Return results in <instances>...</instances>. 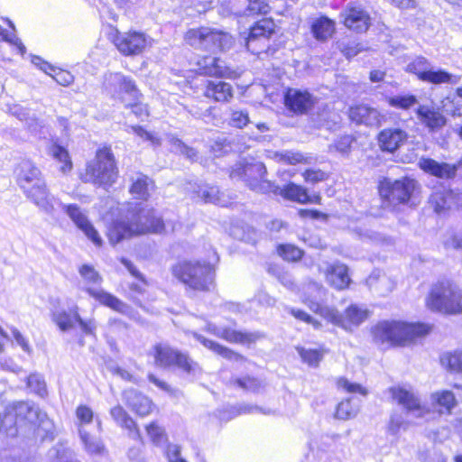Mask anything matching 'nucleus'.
Masks as SVG:
<instances>
[{
    "label": "nucleus",
    "instance_id": "nucleus-1",
    "mask_svg": "<svg viewBox=\"0 0 462 462\" xmlns=\"http://www.w3.org/2000/svg\"><path fill=\"white\" fill-rule=\"evenodd\" d=\"M164 228L162 219L148 207L136 205L129 221L116 219L107 229L110 244L116 245L124 239L145 233H161Z\"/></svg>",
    "mask_w": 462,
    "mask_h": 462
},
{
    "label": "nucleus",
    "instance_id": "nucleus-2",
    "mask_svg": "<svg viewBox=\"0 0 462 462\" xmlns=\"http://www.w3.org/2000/svg\"><path fill=\"white\" fill-rule=\"evenodd\" d=\"M42 426L48 430L51 422L47 415L32 403L17 402L7 405L0 413V432L7 437H14L18 427L25 424Z\"/></svg>",
    "mask_w": 462,
    "mask_h": 462
},
{
    "label": "nucleus",
    "instance_id": "nucleus-3",
    "mask_svg": "<svg viewBox=\"0 0 462 462\" xmlns=\"http://www.w3.org/2000/svg\"><path fill=\"white\" fill-rule=\"evenodd\" d=\"M430 327L423 323L382 321L373 328L374 339L381 345H400L428 334Z\"/></svg>",
    "mask_w": 462,
    "mask_h": 462
},
{
    "label": "nucleus",
    "instance_id": "nucleus-4",
    "mask_svg": "<svg viewBox=\"0 0 462 462\" xmlns=\"http://www.w3.org/2000/svg\"><path fill=\"white\" fill-rule=\"evenodd\" d=\"M265 165L253 157L241 158L230 171L231 179L242 180L250 189L259 193H276L278 187L265 179Z\"/></svg>",
    "mask_w": 462,
    "mask_h": 462
},
{
    "label": "nucleus",
    "instance_id": "nucleus-5",
    "mask_svg": "<svg viewBox=\"0 0 462 462\" xmlns=\"http://www.w3.org/2000/svg\"><path fill=\"white\" fill-rule=\"evenodd\" d=\"M211 262L181 261L172 267V274L188 287L198 291H209L214 282Z\"/></svg>",
    "mask_w": 462,
    "mask_h": 462
},
{
    "label": "nucleus",
    "instance_id": "nucleus-6",
    "mask_svg": "<svg viewBox=\"0 0 462 462\" xmlns=\"http://www.w3.org/2000/svg\"><path fill=\"white\" fill-rule=\"evenodd\" d=\"M427 306L447 314L462 312V290L450 281H440L432 285L426 300Z\"/></svg>",
    "mask_w": 462,
    "mask_h": 462
},
{
    "label": "nucleus",
    "instance_id": "nucleus-7",
    "mask_svg": "<svg viewBox=\"0 0 462 462\" xmlns=\"http://www.w3.org/2000/svg\"><path fill=\"white\" fill-rule=\"evenodd\" d=\"M184 40L188 45L196 50L211 52L229 50L234 44V39L230 33L208 26L189 29L185 33Z\"/></svg>",
    "mask_w": 462,
    "mask_h": 462
},
{
    "label": "nucleus",
    "instance_id": "nucleus-8",
    "mask_svg": "<svg viewBox=\"0 0 462 462\" xmlns=\"http://www.w3.org/2000/svg\"><path fill=\"white\" fill-rule=\"evenodd\" d=\"M117 175L114 155L109 148L104 147L97 150L95 159L87 164L84 180L109 187L116 182Z\"/></svg>",
    "mask_w": 462,
    "mask_h": 462
},
{
    "label": "nucleus",
    "instance_id": "nucleus-9",
    "mask_svg": "<svg viewBox=\"0 0 462 462\" xmlns=\"http://www.w3.org/2000/svg\"><path fill=\"white\" fill-rule=\"evenodd\" d=\"M151 355L156 366L164 369H178L187 374H196L200 371L199 365L187 354L167 344L158 343L153 346Z\"/></svg>",
    "mask_w": 462,
    "mask_h": 462
},
{
    "label": "nucleus",
    "instance_id": "nucleus-10",
    "mask_svg": "<svg viewBox=\"0 0 462 462\" xmlns=\"http://www.w3.org/2000/svg\"><path fill=\"white\" fill-rule=\"evenodd\" d=\"M79 272L85 282L89 285L86 288L87 292L95 300L99 301L100 304L122 314L128 315L131 312L130 306H128L117 297L105 291L102 289L91 287V285H100L102 282V277L94 269L93 266L89 264H83L79 268Z\"/></svg>",
    "mask_w": 462,
    "mask_h": 462
},
{
    "label": "nucleus",
    "instance_id": "nucleus-11",
    "mask_svg": "<svg viewBox=\"0 0 462 462\" xmlns=\"http://www.w3.org/2000/svg\"><path fill=\"white\" fill-rule=\"evenodd\" d=\"M381 198L391 204H406L419 191V182L410 177L399 180L383 178L379 182Z\"/></svg>",
    "mask_w": 462,
    "mask_h": 462
},
{
    "label": "nucleus",
    "instance_id": "nucleus-12",
    "mask_svg": "<svg viewBox=\"0 0 462 462\" xmlns=\"http://www.w3.org/2000/svg\"><path fill=\"white\" fill-rule=\"evenodd\" d=\"M51 320L60 331L65 332L74 328L78 323L82 332L86 335H93L96 330V322L93 319H83L79 313V307L76 304L68 306L67 309L60 304L57 300L51 303Z\"/></svg>",
    "mask_w": 462,
    "mask_h": 462
},
{
    "label": "nucleus",
    "instance_id": "nucleus-13",
    "mask_svg": "<svg viewBox=\"0 0 462 462\" xmlns=\"http://www.w3.org/2000/svg\"><path fill=\"white\" fill-rule=\"evenodd\" d=\"M327 290L319 283L310 282L302 288L301 300L309 309L328 322H339L337 310L325 304Z\"/></svg>",
    "mask_w": 462,
    "mask_h": 462
},
{
    "label": "nucleus",
    "instance_id": "nucleus-14",
    "mask_svg": "<svg viewBox=\"0 0 462 462\" xmlns=\"http://www.w3.org/2000/svg\"><path fill=\"white\" fill-rule=\"evenodd\" d=\"M104 87L113 98L123 103H126L128 100H136L140 96L134 81L120 72L106 74Z\"/></svg>",
    "mask_w": 462,
    "mask_h": 462
},
{
    "label": "nucleus",
    "instance_id": "nucleus-15",
    "mask_svg": "<svg viewBox=\"0 0 462 462\" xmlns=\"http://www.w3.org/2000/svg\"><path fill=\"white\" fill-rule=\"evenodd\" d=\"M152 40L139 32H118L113 38L116 49L125 56H134L142 53L152 44Z\"/></svg>",
    "mask_w": 462,
    "mask_h": 462
},
{
    "label": "nucleus",
    "instance_id": "nucleus-16",
    "mask_svg": "<svg viewBox=\"0 0 462 462\" xmlns=\"http://www.w3.org/2000/svg\"><path fill=\"white\" fill-rule=\"evenodd\" d=\"M275 32V24L271 19H262L250 28L246 38V48L254 54H259L269 46V39Z\"/></svg>",
    "mask_w": 462,
    "mask_h": 462
},
{
    "label": "nucleus",
    "instance_id": "nucleus-17",
    "mask_svg": "<svg viewBox=\"0 0 462 462\" xmlns=\"http://www.w3.org/2000/svg\"><path fill=\"white\" fill-rule=\"evenodd\" d=\"M75 224V226L81 230L84 235L96 245L101 246L103 240L98 234L97 230L89 221L86 212L82 210L77 204H63L60 203V207Z\"/></svg>",
    "mask_w": 462,
    "mask_h": 462
},
{
    "label": "nucleus",
    "instance_id": "nucleus-18",
    "mask_svg": "<svg viewBox=\"0 0 462 462\" xmlns=\"http://www.w3.org/2000/svg\"><path fill=\"white\" fill-rule=\"evenodd\" d=\"M23 192L29 200L41 211L48 215H53L61 203L59 199L50 192L45 180L38 181Z\"/></svg>",
    "mask_w": 462,
    "mask_h": 462
},
{
    "label": "nucleus",
    "instance_id": "nucleus-19",
    "mask_svg": "<svg viewBox=\"0 0 462 462\" xmlns=\"http://www.w3.org/2000/svg\"><path fill=\"white\" fill-rule=\"evenodd\" d=\"M390 392L393 399L403 407L408 415L422 418L428 413V410L413 392L402 387H393Z\"/></svg>",
    "mask_w": 462,
    "mask_h": 462
},
{
    "label": "nucleus",
    "instance_id": "nucleus-20",
    "mask_svg": "<svg viewBox=\"0 0 462 462\" xmlns=\"http://www.w3.org/2000/svg\"><path fill=\"white\" fill-rule=\"evenodd\" d=\"M316 103V98L306 89L288 88L284 95L285 106L295 114H305Z\"/></svg>",
    "mask_w": 462,
    "mask_h": 462
},
{
    "label": "nucleus",
    "instance_id": "nucleus-21",
    "mask_svg": "<svg viewBox=\"0 0 462 462\" xmlns=\"http://www.w3.org/2000/svg\"><path fill=\"white\" fill-rule=\"evenodd\" d=\"M195 70L204 76L235 79L236 74L225 62L213 56H204L196 62Z\"/></svg>",
    "mask_w": 462,
    "mask_h": 462
},
{
    "label": "nucleus",
    "instance_id": "nucleus-22",
    "mask_svg": "<svg viewBox=\"0 0 462 462\" xmlns=\"http://www.w3.org/2000/svg\"><path fill=\"white\" fill-rule=\"evenodd\" d=\"M342 17L344 24L356 32H366L370 26V16L360 5H349L342 14Z\"/></svg>",
    "mask_w": 462,
    "mask_h": 462
},
{
    "label": "nucleus",
    "instance_id": "nucleus-23",
    "mask_svg": "<svg viewBox=\"0 0 462 462\" xmlns=\"http://www.w3.org/2000/svg\"><path fill=\"white\" fill-rule=\"evenodd\" d=\"M407 133L400 128H386L378 134L380 148L388 152H394L407 140Z\"/></svg>",
    "mask_w": 462,
    "mask_h": 462
},
{
    "label": "nucleus",
    "instance_id": "nucleus-24",
    "mask_svg": "<svg viewBox=\"0 0 462 462\" xmlns=\"http://www.w3.org/2000/svg\"><path fill=\"white\" fill-rule=\"evenodd\" d=\"M337 316L340 319L339 322L331 323L336 326L342 327L345 329H350L352 326L357 327L363 323L368 318L369 310L364 306L351 304L345 310L344 314H340L337 311Z\"/></svg>",
    "mask_w": 462,
    "mask_h": 462
},
{
    "label": "nucleus",
    "instance_id": "nucleus-25",
    "mask_svg": "<svg viewBox=\"0 0 462 462\" xmlns=\"http://www.w3.org/2000/svg\"><path fill=\"white\" fill-rule=\"evenodd\" d=\"M430 204L438 214L444 213L453 205L462 208V193L455 194L453 191L438 190L431 194Z\"/></svg>",
    "mask_w": 462,
    "mask_h": 462
},
{
    "label": "nucleus",
    "instance_id": "nucleus-26",
    "mask_svg": "<svg viewBox=\"0 0 462 462\" xmlns=\"http://www.w3.org/2000/svg\"><path fill=\"white\" fill-rule=\"evenodd\" d=\"M123 396L126 405L140 416H146L152 411V401L135 389L125 390Z\"/></svg>",
    "mask_w": 462,
    "mask_h": 462
},
{
    "label": "nucleus",
    "instance_id": "nucleus-27",
    "mask_svg": "<svg viewBox=\"0 0 462 462\" xmlns=\"http://www.w3.org/2000/svg\"><path fill=\"white\" fill-rule=\"evenodd\" d=\"M76 425L79 434L96 430H102V423L98 417H95L92 409L87 405H79L76 409Z\"/></svg>",
    "mask_w": 462,
    "mask_h": 462
},
{
    "label": "nucleus",
    "instance_id": "nucleus-28",
    "mask_svg": "<svg viewBox=\"0 0 462 462\" xmlns=\"http://www.w3.org/2000/svg\"><path fill=\"white\" fill-rule=\"evenodd\" d=\"M419 167L430 175L440 179H449L456 175L457 166L447 162H438L430 158H420Z\"/></svg>",
    "mask_w": 462,
    "mask_h": 462
},
{
    "label": "nucleus",
    "instance_id": "nucleus-29",
    "mask_svg": "<svg viewBox=\"0 0 462 462\" xmlns=\"http://www.w3.org/2000/svg\"><path fill=\"white\" fill-rule=\"evenodd\" d=\"M417 116L430 131H437L446 125L445 116L433 106L420 105L417 108Z\"/></svg>",
    "mask_w": 462,
    "mask_h": 462
},
{
    "label": "nucleus",
    "instance_id": "nucleus-30",
    "mask_svg": "<svg viewBox=\"0 0 462 462\" xmlns=\"http://www.w3.org/2000/svg\"><path fill=\"white\" fill-rule=\"evenodd\" d=\"M349 118L356 124L370 126L377 125L380 123L379 112L366 105H357L350 107Z\"/></svg>",
    "mask_w": 462,
    "mask_h": 462
},
{
    "label": "nucleus",
    "instance_id": "nucleus-31",
    "mask_svg": "<svg viewBox=\"0 0 462 462\" xmlns=\"http://www.w3.org/2000/svg\"><path fill=\"white\" fill-rule=\"evenodd\" d=\"M43 180L41 171L32 162L24 161L20 164L18 184L23 191Z\"/></svg>",
    "mask_w": 462,
    "mask_h": 462
},
{
    "label": "nucleus",
    "instance_id": "nucleus-32",
    "mask_svg": "<svg viewBox=\"0 0 462 462\" xmlns=\"http://www.w3.org/2000/svg\"><path fill=\"white\" fill-rule=\"evenodd\" d=\"M204 96L216 102H228L233 97V88L229 83L224 81L208 80Z\"/></svg>",
    "mask_w": 462,
    "mask_h": 462
},
{
    "label": "nucleus",
    "instance_id": "nucleus-33",
    "mask_svg": "<svg viewBox=\"0 0 462 462\" xmlns=\"http://www.w3.org/2000/svg\"><path fill=\"white\" fill-rule=\"evenodd\" d=\"M110 415L118 426L128 430V434L132 439H139L141 438L140 431L135 421L128 415L122 406L117 405L111 408Z\"/></svg>",
    "mask_w": 462,
    "mask_h": 462
},
{
    "label": "nucleus",
    "instance_id": "nucleus-34",
    "mask_svg": "<svg viewBox=\"0 0 462 462\" xmlns=\"http://www.w3.org/2000/svg\"><path fill=\"white\" fill-rule=\"evenodd\" d=\"M326 280L328 283L337 290L346 289L350 282L347 267L342 263L330 265L326 273Z\"/></svg>",
    "mask_w": 462,
    "mask_h": 462
},
{
    "label": "nucleus",
    "instance_id": "nucleus-35",
    "mask_svg": "<svg viewBox=\"0 0 462 462\" xmlns=\"http://www.w3.org/2000/svg\"><path fill=\"white\" fill-rule=\"evenodd\" d=\"M280 194L286 199L301 204L319 203L320 197L310 196L305 189L294 183H289L280 190Z\"/></svg>",
    "mask_w": 462,
    "mask_h": 462
},
{
    "label": "nucleus",
    "instance_id": "nucleus-36",
    "mask_svg": "<svg viewBox=\"0 0 462 462\" xmlns=\"http://www.w3.org/2000/svg\"><path fill=\"white\" fill-rule=\"evenodd\" d=\"M130 180L132 182L129 189L130 193L135 199L146 200L153 185L152 180L141 172H135L130 177Z\"/></svg>",
    "mask_w": 462,
    "mask_h": 462
},
{
    "label": "nucleus",
    "instance_id": "nucleus-37",
    "mask_svg": "<svg viewBox=\"0 0 462 462\" xmlns=\"http://www.w3.org/2000/svg\"><path fill=\"white\" fill-rule=\"evenodd\" d=\"M424 78L425 79L423 82H428L435 85H457L461 80L460 75L452 74L442 69H435L433 67H431L428 75L425 76Z\"/></svg>",
    "mask_w": 462,
    "mask_h": 462
},
{
    "label": "nucleus",
    "instance_id": "nucleus-38",
    "mask_svg": "<svg viewBox=\"0 0 462 462\" xmlns=\"http://www.w3.org/2000/svg\"><path fill=\"white\" fill-rule=\"evenodd\" d=\"M311 32L318 41H327L335 32V23L328 17H319L312 23Z\"/></svg>",
    "mask_w": 462,
    "mask_h": 462
},
{
    "label": "nucleus",
    "instance_id": "nucleus-39",
    "mask_svg": "<svg viewBox=\"0 0 462 462\" xmlns=\"http://www.w3.org/2000/svg\"><path fill=\"white\" fill-rule=\"evenodd\" d=\"M84 449L89 455L103 456L106 448L99 437L91 434L90 431L79 434Z\"/></svg>",
    "mask_w": 462,
    "mask_h": 462
},
{
    "label": "nucleus",
    "instance_id": "nucleus-40",
    "mask_svg": "<svg viewBox=\"0 0 462 462\" xmlns=\"http://www.w3.org/2000/svg\"><path fill=\"white\" fill-rule=\"evenodd\" d=\"M193 337L206 348L213 351L214 353L223 356L224 358L229 360H238L241 358L239 355L232 351L231 349L221 346L220 344L212 341L210 339L206 338L205 337L199 335L197 332L192 333Z\"/></svg>",
    "mask_w": 462,
    "mask_h": 462
},
{
    "label": "nucleus",
    "instance_id": "nucleus-41",
    "mask_svg": "<svg viewBox=\"0 0 462 462\" xmlns=\"http://www.w3.org/2000/svg\"><path fill=\"white\" fill-rule=\"evenodd\" d=\"M267 157L286 164L295 165L298 163H308L309 158L303 153L294 151H267Z\"/></svg>",
    "mask_w": 462,
    "mask_h": 462
},
{
    "label": "nucleus",
    "instance_id": "nucleus-42",
    "mask_svg": "<svg viewBox=\"0 0 462 462\" xmlns=\"http://www.w3.org/2000/svg\"><path fill=\"white\" fill-rule=\"evenodd\" d=\"M255 333H243L229 328H223L220 338L230 343H250L257 339Z\"/></svg>",
    "mask_w": 462,
    "mask_h": 462
},
{
    "label": "nucleus",
    "instance_id": "nucleus-43",
    "mask_svg": "<svg viewBox=\"0 0 462 462\" xmlns=\"http://www.w3.org/2000/svg\"><path fill=\"white\" fill-rule=\"evenodd\" d=\"M167 142L172 152L182 154L190 161L197 160V151L185 144L180 139L173 135H168Z\"/></svg>",
    "mask_w": 462,
    "mask_h": 462
},
{
    "label": "nucleus",
    "instance_id": "nucleus-44",
    "mask_svg": "<svg viewBox=\"0 0 462 462\" xmlns=\"http://www.w3.org/2000/svg\"><path fill=\"white\" fill-rule=\"evenodd\" d=\"M431 67L430 62L426 58L420 56L407 65L406 70L415 74L420 80L424 81V77L428 75Z\"/></svg>",
    "mask_w": 462,
    "mask_h": 462
},
{
    "label": "nucleus",
    "instance_id": "nucleus-45",
    "mask_svg": "<svg viewBox=\"0 0 462 462\" xmlns=\"http://www.w3.org/2000/svg\"><path fill=\"white\" fill-rule=\"evenodd\" d=\"M386 100L392 107L402 110H408L418 103L417 97L412 94L388 97Z\"/></svg>",
    "mask_w": 462,
    "mask_h": 462
},
{
    "label": "nucleus",
    "instance_id": "nucleus-46",
    "mask_svg": "<svg viewBox=\"0 0 462 462\" xmlns=\"http://www.w3.org/2000/svg\"><path fill=\"white\" fill-rule=\"evenodd\" d=\"M48 457L51 462H79L72 459V451L63 443H58L48 452Z\"/></svg>",
    "mask_w": 462,
    "mask_h": 462
},
{
    "label": "nucleus",
    "instance_id": "nucleus-47",
    "mask_svg": "<svg viewBox=\"0 0 462 462\" xmlns=\"http://www.w3.org/2000/svg\"><path fill=\"white\" fill-rule=\"evenodd\" d=\"M198 197L202 199L206 203H213L217 205H220L222 207L226 206L222 203L218 194V188L216 186H210L208 184H204L199 186V189L197 190Z\"/></svg>",
    "mask_w": 462,
    "mask_h": 462
},
{
    "label": "nucleus",
    "instance_id": "nucleus-48",
    "mask_svg": "<svg viewBox=\"0 0 462 462\" xmlns=\"http://www.w3.org/2000/svg\"><path fill=\"white\" fill-rule=\"evenodd\" d=\"M50 152L54 159L59 162L62 163L60 171L63 173H67L72 169V162L69 159L68 151L60 145H51Z\"/></svg>",
    "mask_w": 462,
    "mask_h": 462
},
{
    "label": "nucleus",
    "instance_id": "nucleus-49",
    "mask_svg": "<svg viewBox=\"0 0 462 462\" xmlns=\"http://www.w3.org/2000/svg\"><path fill=\"white\" fill-rule=\"evenodd\" d=\"M431 400L433 403L438 404L441 408L440 412H443L444 411L450 412L451 409L456 404L455 396L449 391L435 393L431 395Z\"/></svg>",
    "mask_w": 462,
    "mask_h": 462
},
{
    "label": "nucleus",
    "instance_id": "nucleus-50",
    "mask_svg": "<svg viewBox=\"0 0 462 462\" xmlns=\"http://www.w3.org/2000/svg\"><path fill=\"white\" fill-rule=\"evenodd\" d=\"M245 3H247V7L244 11H237V14L245 16L265 14L270 9L266 0H245Z\"/></svg>",
    "mask_w": 462,
    "mask_h": 462
},
{
    "label": "nucleus",
    "instance_id": "nucleus-51",
    "mask_svg": "<svg viewBox=\"0 0 462 462\" xmlns=\"http://www.w3.org/2000/svg\"><path fill=\"white\" fill-rule=\"evenodd\" d=\"M27 386L39 396L47 394V386L43 376L38 373L31 374L27 377Z\"/></svg>",
    "mask_w": 462,
    "mask_h": 462
},
{
    "label": "nucleus",
    "instance_id": "nucleus-52",
    "mask_svg": "<svg viewBox=\"0 0 462 462\" xmlns=\"http://www.w3.org/2000/svg\"><path fill=\"white\" fill-rule=\"evenodd\" d=\"M357 413L358 405H353L351 399H346L338 403L336 410V417L340 420H349L356 417Z\"/></svg>",
    "mask_w": 462,
    "mask_h": 462
},
{
    "label": "nucleus",
    "instance_id": "nucleus-53",
    "mask_svg": "<svg viewBox=\"0 0 462 462\" xmlns=\"http://www.w3.org/2000/svg\"><path fill=\"white\" fill-rule=\"evenodd\" d=\"M277 252L286 261H298L302 256V251L293 245H280Z\"/></svg>",
    "mask_w": 462,
    "mask_h": 462
},
{
    "label": "nucleus",
    "instance_id": "nucleus-54",
    "mask_svg": "<svg viewBox=\"0 0 462 462\" xmlns=\"http://www.w3.org/2000/svg\"><path fill=\"white\" fill-rule=\"evenodd\" d=\"M146 431L151 440L156 446L162 445L167 440L164 430L158 426L155 422L150 423L146 427Z\"/></svg>",
    "mask_w": 462,
    "mask_h": 462
},
{
    "label": "nucleus",
    "instance_id": "nucleus-55",
    "mask_svg": "<svg viewBox=\"0 0 462 462\" xmlns=\"http://www.w3.org/2000/svg\"><path fill=\"white\" fill-rule=\"evenodd\" d=\"M229 120V124L236 128H243L250 122L248 112L243 109H233Z\"/></svg>",
    "mask_w": 462,
    "mask_h": 462
},
{
    "label": "nucleus",
    "instance_id": "nucleus-56",
    "mask_svg": "<svg viewBox=\"0 0 462 462\" xmlns=\"http://www.w3.org/2000/svg\"><path fill=\"white\" fill-rule=\"evenodd\" d=\"M297 351L303 362L310 365H317L321 360L322 355L316 349H306L304 347H297Z\"/></svg>",
    "mask_w": 462,
    "mask_h": 462
},
{
    "label": "nucleus",
    "instance_id": "nucleus-57",
    "mask_svg": "<svg viewBox=\"0 0 462 462\" xmlns=\"http://www.w3.org/2000/svg\"><path fill=\"white\" fill-rule=\"evenodd\" d=\"M49 75L60 85L69 86L74 80V76L68 70L52 68Z\"/></svg>",
    "mask_w": 462,
    "mask_h": 462
},
{
    "label": "nucleus",
    "instance_id": "nucleus-58",
    "mask_svg": "<svg viewBox=\"0 0 462 462\" xmlns=\"http://www.w3.org/2000/svg\"><path fill=\"white\" fill-rule=\"evenodd\" d=\"M236 383L240 388L252 393H257L263 387L262 383L254 377L238 378Z\"/></svg>",
    "mask_w": 462,
    "mask_h": 462
},
{
    "label": "nucleus",
    "instance_id": "nucleus-59",
    "mask_svg": "<svg viewBox=\"0 0 462 462\" xmlns=\"http://www.w3.org/2000/svg\"><path fill=\"white\" fill-rule=\"evenodd\" d=\"M337 386L347 393H358L362 395H366L367 391L361 384L351 383L346 378H340L337 381Z\"/></svg>",
    "mask_w": 462,
    "mask_h": 462
},
{
    "label": "nucleus",
    "instance_id": "nucleus-60",
    "mask_svg": "<svg viewBox=\"0 0 462 462\" xmlns=\"http://www.w3.org/2000/svg\"><path fill=\"white\" fill-rule=\"evenodd\" d=\"M290 313L294 317L296 318L297 319L299 320H301V321H304L308 324H310L312 325V327L316 329H319L321 328V323L315 319L314 318H312L310 315H309L306 311L304 310H298V309H293L291 308L290 310Z\"/></svg>",
    "mask_w": 462,
    "mask_h": 462
},
{
    "label": "nucleus",
    "instance_id": "nucleus-61",
    "mask_svg": "<svg viewBox=\"0 0 462 462\" xmlns=\"http://www.w3.org/2000/svg\"><path fill=\"white\" fill-rule=\"evenodd\" d=\"M353 137L351 135H344L339 137L333 145L329 147L330 150L333 148L342 154H347L350 152L351 144L353 143Z\"/></svg>",
    "mask_w": 462,
    "mask_h": 462
},
{
    "label": "nucleus",
    "instance_id": "nucleus-62",
    "mask_svg": "<svg viewBox=\"0 0 462 462\" xmlns=\"http://www.w3.org/2000/svg\"><path fill=\"white\" fill-rule=\"evenodd\" d=\"M407 422L400 414H393L388 424V431L392 435H397L401 429H406Z\"/></svg>",
    "mask_w": 462,
    "mask_h": 462
},
{
    "label": "nucleus",
    "instance_id": "nucleus-63",
    "mask_svg": "<svg viewBox=\"0 0 462 462\" xmlns=\"http://www.w3.org/2000/svg\"><path fill=\"white\" fill-rule=\"evenodd\" d=\"M125 104L126 107L131 108L132 113L138 118L143 119L144 116H148L147 107L144 104L139 102V97L136 100H128Z\"/></svg>",
    "mask_w": 462,
    "mask_h": 462
},
{
    "label": "nucleus",
    "instance_id": "nucleus-64",
    "mask_svg": "<svg viewBox=\"0 0 462 462\" xmlns=\"http://www.w3.org/2000/svg\"><path fill=\"white\" fill-rule=\"evenodd\" d=\"M446 112L450 114L453 116H462V103L460 100L457 98L449 99L447 98L446 102L443 105Z\"/></svg>",
    "mask_w": 462,
    "mask_h": 462
}]
</instances>
